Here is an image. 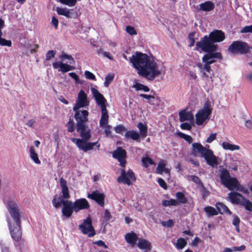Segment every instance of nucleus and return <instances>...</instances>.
I'll return each mask as SVG.
<instances>
[{"label": "nucleus", "instance_id": "1", "mask_svg": "<svg viewBox=\"0 0 252 252\" xmlns=\"http://www.w3.org/2000/svg\"><path fill=\"white\" fill-rule=\"evenodd\" d=\"M138 74L149 81H153L161 74L155 57L140 52H136L129 59Z\"/></svg>", "mask_w": 252, "mask_h": 252}, {"label": "nucleus", "instance_id": "2", "mask_svg": "<svg viewBox=\"0 0 252 252\" xmlns=\"http://www.w3.org/2000/svg\"><path fill=\"white\" fill-rule=\"evenodd\" d=\"M60 183L62 188V197H59L57 199V195H56L52 199V203L55 208H59L63 205L62 209L63 216L69 218L73 212H75V209L72 202L68 200L70 196L66 181L62 177L60 179Z\"/></svg>", "mask_w": 252, "mask_h": 252}, {"label": "nucleus", "instance_id": "3", "mask_svg": "<svg viewBox=\"0 0 252 252\" xmlns=\"http://www.w3.org/2000/svg\"><path fill=\"white\" fill-rule=\"evenodd\" d=\"M127 154L126 151L121 147H118L112 153V157L120 162V165L123 167L121 169V175L118 177L117 182L119 183L126 184L128 186L131 185V181L135 182L136 180L135 174L131 169L126 172L125 167L126 163V158Z\"/></svg>", "mask_w": 252, "mask_h": 252}, {"label": "nucleus", "instance_id": "4", "mask_svg": "<svg viewBox=\"0 0 252 252\" xmlns=\"http://www.w3.org/2000/svg\"><path fill=\"white\" fill-rule=\"evenodd\" d=\"M76 131L80 134L81 139L72 138L71 141L75 143L77 147L85 152L93 149L97 142H88L91 137V132L86 124L79 123L76 126Z\"/></svg>", "mask_w": 252, "mask_h": 252}, {"label": "nucleus", "instance_id": "5", "mask_svg": "<svg viewBox=\"0 0 252 252\" xmlns=\"http://www.w3.org/2000/svg\"><path fill=\"white\" fill-rule=\"evenodd\" d=\"M201 49L203 51L207 53L202 57V61L203 64H198L197 66L202 72V77L206 80H208L209 78L212 79L211 72H212V75H214L213 70L211 69V64L217 62V59L221 60L222 56L220 52H216V51H211L210 50H204L203 47H197Z\"/></svg>", "mask_w": 252, "mask_h": 252}, {"label": "nucleus", "instance_id": "6", "mask_svg": "<svg viewBox=\"0 0 252 252\" xmlns=\"http://www.w3.org/2000/svg\"><path fill=\"white\" fill-rule=\"evenodd\" d=\"M225 39V34L221 30H215L211 32L209 36L205 35L200 39L199 41L196 42V47H203L204 50L217 51L218 45L214 43L220 42Z\"/></svg>", "mask_w": 252, "mask_h": 252}, {"label": "nucleus", "instance_id": "7", "mask_svg": "<svg viewBox=\"0 0 252 252\" xmlns=\"http://www.w3.org/2000/svg\"><path fill=\"white\" fill-rule=\"evenodd\" d=\"M209 146H203L200 143L195 142L192 144L191 155L196 157L199 154L201 157L204 158L208 165L215 167L218 164V158L212 150L209 149Z\"/></svg>", "mask_w": 252, "mask_h": 252}, {"label": "nucleus", "instance_id": "8", "mask_svg": "<svg viewBox=\"0 0 252 252\" xmlns=\"http://www.w3.org/2000/svg\"><path fill=\"white\" fill-rule=\"evenodd\" d=\"M220 179L221 184L229 190L235 189L245 194H248L249 191L241 185L238 180L235 177H231L230 173L226 169H222L220 171Z\"/></svg>", "mask_w": 252, "mask_h": 252}, {"label": "nucleus", "instance_id": "9", "mask_svg": "<svg viewBox=\"0 0 252 252\" xmlns=\"http://www.w3.org/2000/svg\"><path fill=\"white\" fill-rule=\"evenodd\" d=\"M7 208L11 217V218L7 219V223L9 222L14 223H21V217L22 213L18 204L13 200L8 201L7 204Z\"/></svg>", "mask_w": 252, "mask_h": 252}, {"label": "nucleus", "instance_id": "10", "mask_svg": "<svg viewBox=\"0 0 252 252\" xmlns=\"http://www.w3.org/2000/svg\"><path fill=\"white\" fill-rule=\"evenodd\" d=\"M252 48L247 43L241 40L233 41L229 45L227 51L231 55H245L250 52Z\"/></svg>", "mask_w": 252, "mask_h": 252}, {"label": "nucleus", "instance_id": "11", "mask_svg": "<svg viewBox=\"0 0 252 252\" xmlns=\"http://www.w3.org/2000/svg\"><path fill=\"white\" fill-rule=\"evenodd\" d=\"M79 228L83 234L87 235L89 237H93L96 234L90 216H88L83 220L82 223L79 225Z\"/></svg>", "mask_w": 252, "mask_h": 252}, {"label": "nucleus", "instance_id": "12", "mask_svg": "<svg viewBox=\"0 0 252 252\" xmlns=\"http://www.w3.org/2000/svg\"><path fill=\"white\" fill-rule=\"evenodd\" d=\"M7 224L11 236L13 240L17 242L20 241L22 235L21 223H14L9 222Z\"/></svg>", "mask_w": 252, "mask_h": 252}, {"label": "nucleus", "instance_id": "13", "mask_svg": "<svg viewBox=\"0 0 252 252\" xmlns=\"http://www.w3.org/2000/svg\"><path fill=\"white\" fill-rule=\"evenodd\" d=\"M89 105V101L87 95L83 90H81L78 93L76 103L73 107V110L76 111L80 108L87 107Z\"/></svg>", "mask_w": 252, "mask_h": 252}, {"label": "nucleus", "instance_id": "14", "mask_svg": "<svg viewBox=\"0 0 252 252\" xmlns=\"http://www.w3.org/2000/svg\"><path fill=\"white\" fill-rule=\"evenodd\" d=\"M91 91L97 105L101 109L106 108L107 100L104 96L94 88H91Z\"/></svg>", "mask_w": 252, "mask_h": 252}, {"label": "nucleus", "instance_id": "15", "mask_svg": "<svg viewBox=\"0 0 252 252\" xmlns=\"http://www.w3.org/2000/svg\"><path fill=\"white\" fill-rule=\"evenodd\" d=\"M75 112L74 118L77 121L76 126L78 125L79 123L86 124L88 121V116L89 112L86 110H79L77 109Z\"/></svg>", "mask_w": 252, "mask_h": 252}, {"label": "nucleus", "instance_id": "16", "mask_svg": "<svg viewBox=\"0 0 252 252\" xmlns=\"http://www.w3.org/2000/svg\"><path fill=\"white\" fill-rule=\"evenodd\" d=\"M87 197L95 201L100 206L104 207L105 195L103 193L99 192L98 190H95L88 194Z\"/></svg>", "mask_w": 252, "mask_h": 252}, {"label": "nucleus", "instance_id": "17", "mask_svg": "<svg viewBox=\"0 0 252 252\" xmlns=\"http://www.w3.org/2000/svg\"><path fill=\"white\" fill-rule=\"evenodd\" d=\"M72 203L75 213H77L81 210L88 209L90 208L89 202L84 198L77 199L74 202H72Z\"/></svg>", "mask_w": 252, "mask_h": 252}, {"label": "nucleus", "instance_id": "18", "mask_svg": "<svg viewBox=\"0 0 252 252\" xmlns=\"http://www.w3.org/2000/svg\"><path fill=\"white\" fill-rule=\"evenodd\" d=\"M228 198L232 203L242 205L243 202L242 200L245 197L240 193L233 191L228 194Z\"/></svg>", "mask_w": 252, "mask_h": 252}, {"label": "nucleus", "instance_id": "19", "mask_svg": "<svg viewBox=\"0 0 252 252\" xmlns=\"http://www.w3.org/2000/svg\"><path fill=\"white\" fill-rule=\"evenodd\" d=\"M53 66L54 68H60V69L58 70L63 73L69 71L74 69V67L70 65L61 62H57L53 63Z\"/></svg>", "mask_w": 252, "mask_h": 252}, {"label": "nucleus", "instance_id": "20", "mask_svg": "<svg viewBox=\"0 0 252 252\" xmlns=\"http://www.w3.org/2000/svg\"><path fill=\"white\" fill-rule=\"evenodd\" d=\"M215 7L214 3L210 0L206 1L199 4V10L204 12H210L214 10Z\"/></svg>", "mask_w": 252, "mask_h": 252}, {"label": "nucleus", "instance_id": "21", "mask_svg": "<svg viewBox=\"0 0 252 252\" xmlns=\"http://www.w3.org/2000/svg\"><path fill=\"white\" fill-rule=\"evenodd\" d=\"M101 115L99 121V125L101 127H103L108 124L109 115L106 108L101 109Z\"/></svg>", "mask_w": 252, "mask_h": 252}, {"label": "nucleus", "instance_id": "22", "mask_svg": "<svg viewBox=\"0 0 252 252\" xmlns=\"http://www.w3.org/2000/svg\"><path fill=\"white\" fill-rule=\"evenodd\" d=\"M126 242L131 244L132 246H134L138 240L137 234L133 231L127 233L125 236Z\"/></svg>", "mask_w": 252, "mask_h": 252}, {"label": "nucleus", "instance_id": "23", "mask_svg": "<svg viewBox=\"0 0 252 252\" xmlns=\"http://www.w3.org/2000/svg\"><path fill=\"white\" fill-rule=\"evenodd\" d=\"M181 122L186 121H191L193 119V115L190 111H186V110H182L179 114Z\"/></svg>", "mask_w": 252, "mask_h": 252}, {"label": "nucleus", "instance_id": "24", "mask_svg": "<svg viewBox=\"0 0 252 252\" xmlns=\"http://www.w3.org/2000/svg\"><path fill=\"white\" fill-rule=\"evenodd\" d=\"M196 124L197 125H201L204 122L208 119L209 115L200 111V110L196 113Z\"/></svg>", "mask_w": 252, "mask_h": 252}, {"label": "nucleus", "instance_id": "25", "mask_svg": "<svg viewBox=\"0 0 252 252\" xmlns=\"http://www.w3.org/2000/svg\"><path fill=\"white\" fill-rule=\"evenodd\" d=\"M216 207L218 212V214H223L224 213L228 214V215H231L232 212L228 208V207L224 204L221 202L216 203Z\"/></svg>", "mask_w": 252, "mask_h": 252}, {"label": "nucleus", "instance_id": "26", "mask_svg": "<svg viewBox=\"0 0 252 252\" xmlns=\"http://www.w3.org/2000/svg\"><path fill=\"white\" fill-rule=\"evenodd\" d=\"M125 136L127 139H131L137 142H140V134L134 130L127 131Z\"/></svg>", "mask_w": 252, "mask_h": 252}, {"label": "nucleus", "instance_id": "27", "mask_svg": "<svg viewBox=\"0 0 252 252\" xmlns=\"http://www.w3.org/2000/svg\"><path fill=\"white\" fill-rule=\"evenodd\" d=\"M137 246L140 249H143L146 251H149L151 249L150 243L148 241L143 239L139 240Z\"/></svg>", "mask_w": 252, "mask_h": 252}, {"label": "nucleus", "instance_id": "28", "mask_svg": "<svg viewBox=\"0 0 252 252\" xmlns=\"http://www.w3.org/2000/svg\"><path fill=\"white\" fill-rule=\"evenodd\" d=\"M222 147L223 149L226 150H230L231 151H233L235 150H239L240 149V147L238 145H234L230 144L227 142H223L222 143Z\"/></svg>", "mask_w": 252, "mask_h": 252}, {"label": "nucleus", "instance_id": "29", "mask_svg": "<svg viewBox=\"0 0 252 252\" xmlns=\"http://www.w3.org/2000/svg\"><path fill=\"white\" fill-rule=\"evenodd\" d=\"M137 126L139 129L140 135L142 138H145L147 133V126L141 122L138 123Z\"/></svg>", "mask_w": 252, "mask_h": 252}, {"label": "nucleus", "instance_id": "30", "mask_svg": "<svg viewBox=\"0 0 252 252\" xmlns=\"http://www.w3.org/2000/svg\"><path fill=\"white\" fill-rule=\"evenodd\" d=\"M176 197L177 202L180 204H186L187 202V199L183 192L178 191L176 193Z\"/></svg>", "mask_w": 252, "mask_h": 252}, {"label": "nucleus", "instance_id": "31", "mask_svg": "<svg viewBox=\"0 0 252 252\" xmlns=\"http://www.w3.org/2000/svg\"><path fill=\"white\" fill-rule=\"evenodd\" d=\"M204 210L209 217L216 216L218 214L217 210L212 206H207L204 208Z\"/></svg>", "mask_w": 252, "mask_h": 252}, {"label": "nucleus", "instance_id": "32", "mask_svg": "<svg viewBox=\"0 0 252 252\" xmlns=\"http://www.w3.org/2000/svg\"><path fill=\"white\" fill-rule=\"evenodd\" d=\"M30 152L31 154V158L33 161L36 164H40V160L39 159L38 155L36 153L33 147L32 146L30 148Z\"/></svg>", "mask_w": 252, "mask_h": 252}, {"label": "nucleus", "instance_id": "33", "mask_svg": "<svg viewBox=\"0 0 252 252\" xmlns=\"http://www.w3.org/2000/svg\"><path fill=\"white\" fill-rule=\"evenodd\" d=\"M162 205L164 207L168 206H177L179 205V202L174 199H171L170 200H164L162 201Z\"/></svg>", "mask_w": 252, "mask_h": 252}, {"label": "nucleus", "instance_id": "34", "mask_svg": "<svg viewBox=\"0 0 252 252\" xmlns=\"http://www.w3.org/2000/svg\"><path fill=\"white\" fill-rule=\"evenodd\" d=\"M200 111L204 112L205 113L210 115L212 113V108L211 107V104L208 101H206L202 109Z\"/></svg>", "mask_w": 252, "mask_h": 252}, {"label": "nucleus", "instance_id": "35", "mask_svg": "<svg viewBox=\"0 0 252 252\" xmlns=\"http://www.w3.org/2000/svg\"><path fill=\"white\" fill-rule=\"evenodd\" d=\"M186 241L182 238H179L177 240L176 247L178 250L183 249L187 245Z\"/></svg>", "mask_w": 252, "mask_h": 252}, {"label": "nucleus", "instance_id": "36", "mask_svg": "<svg viewBox=\"0 0 252 252\" xmlns=\"http://www.w3.org/2000/svg\"><path fill=\"white\" fill-rule=\"evenodd\" d=\"M166 166L165 161L161 160L158 165V166L156 168L157 172L158 174H162V173L164 172V170L165 169V167Z\"/></svg>", "mask_w": 252, "mask_h": 252}, {"label": "nucleus", "instance_id": "37", "mask_svg": "<svg viewBox=\"0 0 252 252\" xmlns=\"http://www.w3.org/2000/svg\"><path fill=\"white\" fill-rule=\"evenodd\" d=\"M142 162L143 166L146 168H148L149 165H153L154 164L153 160L148 157L142 158Z\"/></svg>", "mask_w": 252, "mask_h": 252}, {"label": "nucleus", "instance_id": "38", "mask_svg": "<svg viewBox=\"0 0 252 252\" xmlns=\"http://www.w3.org/2000/svg\"><path fill=\"white\" fill-rule=\"evenodd\" d=\"M243 201V202L241 205L244 206L246 210L252 211V202L245 198H244Z\"/></svg>", "mask_w": 252, "mask_h": 252}, {"label": "nucleus", "instance_id": "39", "mask_svg": "<svg viewBox=\"0 0 252 252\" xmlns=\"http://www.w3.org/2000/svg\"><path fill=\"white\" fill-rule=\"evenodd\" d=\"M134 87L136 88L137 91L143 90L145 92H148L150 91V89L148 86L140 83L136 84Z\"/></svg>", "mask_w": 252, "mask_h": 252}, {"label": "nucleus", "instance_id": "40", "mask_svg": "<svg viewBox=\"0 0 252 252\" xmlns=\"http://www.w3.org/2000/svg\"><path fill=\"white\" fill-rule=\"evenodd\" d=\"M59 1L70 7L75 6L77 3V0H59Z\"/></svg>", "mask_w": 252, "mask_h": 252}, {"label": "nucleus", "instance_id": "41", "mask_svg": "<svg viewBox=\"0 0 252 252\" xmlns=\"http://www.w3.org/2000/svg\"><path fill=\"white\" fill-rule=\"evenodd\" d=\"M178 135L179 136H180V137L185 139L189 144L191 143L192 142V138L190 135L186 134L182 132H179L178 133Z\"/></svg>", "mask_w": 252, "mask_h": 252}, {"label": "nucleus", "instance_id": "42", "mask_svg": "<svg viewBox=\"0 0 252 252\" xmlns=\"http://www.w3.org/2000/svg\"><path fill=\"white\" fill-rule=\"evenodd\" d=\"M67 127V130L69 132H72L74 131V124L73 121L70 119L68 122L66 124Z\"/></svg>", "mask_w": 252, "mask_h": 252}, {"label": "nucleus", "instance_id": "43", "mask_svg": "<svg viewBox=\"0 0 252 252\" xmlns=\"http://www.w3.org/2000/svg\"><path fill=\"white\" fill-rule=\"evenodd\" d=\"M0 45L10 47L12 45V42L10 40H6L5 38H1L0 39Z\"/></svg>", "mask_w": 252, "mask_h": 252}, {"label": "nucleus", "instance_id": "44", "mask_svg": "<svg viewBox=\"0 0 252 252\" xmlns=\"http://www.w3.org/2000/svg\"><path fill=\"white\" fill-rule=\"evenodd\" d=\"M114 78V75L113 74H108L105 77V81L104 85L106 87H108L110 83L113 80Z\"/></svg>", "mask_w": 252, "mask_h": 252}, {"label": "nucleus", "instance_id": "45", "mask_svg": "<svg viewBox=\"0 0 252 252\" xmlns=\"http://www.w3.org/2000/svg\"><path fill=\"white\" fill-rule=\"evenodd\" d=\"M126 30V32L130 35H136L137 33L135 28L131 26H127Z\"/></svg>", "mask_w": 252, "mask_h": 252}, {"label": "nucleus", "instance_id": "46", "mask_svg": "<svg viewBox=\"0 0 252 252\" xmlns=\"http://www.w3.org/2000/svg\"><path fill=\"white\" fill-rule=\"evenodd\" d=\"M84 75L85 77L89 80H96V78L95 75L92 72L89 71H85L84 73Z\"/></svg>", "mask_w": 252, "mask_h": 252}, {"label": "nucleus", "instance_id": "47", "mask_svg": "<svg viewBox=\"0 0 252 252\" xmlns=\"http://www.w3.org/2000/svg\"><path fill=\"white\" fill-rule=\"evenodd\" d=\"M161 224L163 226L167 227H171L174 225V222L172 219H169L166 221H162L161 222Z\"/></svg>", "mask_w": 252, "mask_h": 252}, {"label": "nucleus", "instance_id": "48", "mask_svg": "<svg viewBox=\"0 0 252 252\" xmlns=\"http://www.w3.org/2000/svg\"><path fill=\"white\" fill-rule=\"evenodd\" d=\"M56 52L53 50L48 51L46 54V60L48 61L55 57Z\"/></svg>", "mask_w": 252, "mask_h": 252}, {"label": "nucleus", "instance_id": "49", "mask_svg": "<svg viewBox=\"0 0 252 252\" xmlns=\"http://www.w3.org/2000/svg\"><path fill=\"white\" fill-rule=\"evenodd\" d=\"M195 35V32H190L189 34L188 38L189 40L190 41V43L189 45V47H192L194 45L195 43V39L194 38V36Z\"/></svg>", "mask_w": 252, "mask_h": 252}, {"label": "nucleus", "instance_id": "50", "mask_svg": "<svg viewBox=\"0 0 252 252\" xmlns=\"http://www.w3.org/2000/svg\"><path fill=\"white\" fill-rule=\"evenodd\" d=\"M190 180L194 183L202 185V183L198 176L195 175H191L190 176Z\"/></svg>", "mask_w": 252, "mask_h": 252}, {"label": "nucleus", "instance_id": "51", "mask_svg": "<svg viewBox=\"0 0 252 252\" xmlns=\"http://www.w3.org/2000/svg\"><path fill=\"white\" fill-rule=\"evenodd\" d=\"M241 33L252 32V24L243 27L241 30Z\"/></svg>", "mask_w": 252, "mask_h": 252}, {"label": "nucleus", "instance_id": "52", "mask_svg": "<svg viewBox=\"0 0 252 252\" xmlns=\"http://www.w3.org/2000/svg\"><path fill=\"white\" fill-rule=\"evenodd\" d=\"M157 182L159 186L163 189H167V184L163 179L158 178Z\"/></svg>", "mask_w": 252, "mask_h": 252}, {"label": "nucleus", "instance_id": "53", "mask_svg": "<svg viewBox=\"0 0 252 252\" xmlns=\"http://www.w3.org/2000/svg\"><path fill=\"white\" fill-rule=\"evenodd\" d=\"M67 10L66 8L57 7L56 11L59 15L64 16Z\"/></svg>", "mask_w": 252, "mask_h": 252}, {"label": "nucleus", "instance_id": "54", "mask_svg": "<svg viewBox=\"0 0 252 252\" xmlns=\"http://www.w3.org/2000/svg\"><path fill=\"white\" fill-rule=\"evenodd\" d=\"M217 133H211L206 139V142L208 143H211L216 139Z\"/></svg>", "mask_w": 252, "mask_h": 252}, {"label": "nucleus", "instance_id": "55", "mask_svg": "<svg viewBox=\"0 0 252 252\" xmlns=\"http://www.w3.org/2000/svg\"><path fill=\"white\" fill-rule=\"evenodd\" d=\"M240 222V219L239 217L236 215L233 216V220L232 221V224L235 226H239V223Z\"/></svg>", "mask_w": 252, "mask_h": 252}, {"label": "nucleus", "instance_id": "56", "mask_svg": "<svg viewBox=\"0 0 252 252\" xmlns=\"http://www.w3.org/2000/svg\"><path fill=\"white\" fill-rule=\"evenodd\" d=\"M60 58L62 60H63L64 59H68L71 60L73 63L74 62V60L71 55H69L64 53L61 56Z\"/></svg>", "mask_w": 252, "mask_h": 252}, {"label": "nucleus", "instance_id": "57", "mask_svg": "<svg viewBox=\"0 0 252 252\" xmlns=\"http://www.w3.org/2000/svg\"><path fill=\"white\" fill-rule=\"evenodd\" d=\"M181 128L183 129L190 130L192 127L188 123H184L181 125Z\"/></svg>", "mask_w": 252, "mask_h": 252}, {"label": "nucleus", "instance_id": "58", "mask_svg": "<svg viewBox=\"0 0 252 252\" xmlns=\"http://www.w3.org/2000/svg\"><path fill=\"white\" fill-rule=\"evenodd\" d=\"M126 128L123 125H119L115 127V130L116 133H120L122 131H125Z\"/></svg>", "mask_w": 252, "mask_h": 252}, {"label": "nucleus", "instance_id": "59", "mask_svg": "<svg viewBox=\"0 0 252 252\" xmlns=\"http://www.w3.org/2000/svg\"><path fill=\"white\" fill-rule=\"evenodd\" d=\"M69 75L74 79L76 83H80V79L79 78V77L77 76V75L75 72H70L69 73Z\"/></svg>", "mask_w": 252, "mask_h": 252}, {"label": "nucleus", "instance_id": "60", "mask_svg": "<svg viewBox=\"0 0 252 252\" xmlns=\"http://www.w3.org/2000/svg\"><path fill=\"white\" fill-rule=\"evenodd\" d=\"M104 127L105 128L104 132L106 136L110 135L111 134V126L109 125H107L106 126H104Z\"/></svg>", "mask_w": 252, "mask_h": 252}, {"label": "nucleus", "instance_id": "61", "mask_svg": "<svg viewBox=\"0 0 252 252\" xmlns=\"http://www.w3.org/2000/svg\"><path fill=\"white\" fill-rule=\"evenodd\" d=\"M59 21L55 17L53 16L52 18V24L54 25L56 30L58 28Z\"/></svg>", "mask_w": 252, "mask_h": 252}, {"label": "nucleus", "instance_id": "62", "mask_svg": "<svg viewBox=\"0 0 252 252\" xmlns=\"http://www.w3.org/2000/svg\"><path fill=\"white\" fill-rule=\"evenodd\" d=\"M111 217V215L108 210H105L104 213V218L105 220H109Z\"/></svg>", "mask_w": 252, "mask_h": 252}, {"label": "nucleus", "instance_id": "63", "mask_svg": "<svg viewBox=\"0 0 252 252\" xmlns=\"http://www.w3.org/2000/svg\"><path fill=\"white\" fill-rule=\"evenodd\" d=\"M94 244L97 245L99 247H104L105 248H107L108 247L105 245V243L102 240H98L97 241L94 242Z\"/></svg>", "mask_w": 252, "mask_h": 252}, {"label": "nucleus", "instance_id": "64", "mask_svg": "<svg viewBox=\"0 0 252 252\" xmlns=\"http://www.w3.org/2000/svg\"><path fill=\"white\" fill-rule=\"evenodd\" d=\"M4 26H5L4 21L1 18L0 19V39L1 38H2L1 37V36L2 35V29L4 27Z\"/></svg>", "mask_w": 252, "mask_h": 252}]
</instances>
